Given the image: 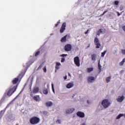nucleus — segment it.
Listing matches in <instances>:
<instances>
[{"label":"nucleus","instance_id":"nucleus-17","mask_svg":"<svg viewBox=\"0 0 125 125\" xmlns=\"http://www.w3.org/2000/svg\"><path fill=\"white\" fill-rule=\"evenodd\" d=\"M18 81H19V78H15L12 81L13 84H16V83H18Z\"/></svg>","mask_w":125,"mask_h":125},{"label":"nucleus","instance_id":"nucleus-12","mask_svg":"<svg viewBox=\"0 0 125 125\" xmlns=\"http://www.w3.org/2000/svg\"><path fill=\"white\" fill-rule=\"evenodd\" d=\"M61 42H67V35L64 36L61 39Z\"/></svg>","mask_w":125,"mask_h":125},{"label":"nucleus","instance_id":"nucleus-50","mask_svg":"<svg viewBox=\"0 0 125 125\" xmlns=\"http://www.w3.org/2000/svg\"><path fill=\"white\" fill-rule=\"evenodd\" d=\"M19 124H17L16 125H18Z\"/></svg>","mask_w":125,"mask_h":125},{"label":"nucleus","instance_id":"nucleus-38","mask_svg":"<svg viewBox=\"0 0 125 125\" xmlns=\"http://www.w3.org/2000/svg\"><path fill=\"white\" fill-rule=\"evenodd\" d=\"M64 61H65V59L64 58H62L61 62H64Z\"/></svg>","mask_w":125,"mask_h":125},{"label":"nucleus","instance_id":"nucleus-36","mask_svg":"<svg viewBox=\"0 0 125 125\" xmlns=\"http://www.w3.org/2000/svg\"><path fill=\"white\" fill-rule=\"evenodd\" d=\"M52 89L53 92L54 93V88L53 87V84H52Z\"/></svg>","mask_w":125,"mask_h":125},{"label":"nucleus","instance_id":"nucleus-15","mask_svg":"<svg viewBox=\"0 0 125 125\" xmlns=\"http://www.w3.org/2000/svg\"><path fill=\"white\" fill-rule=\"evenodd\" d=\"M39 90H40V88L38 87H35L33 89L32 92L33 93H38V92H39Z\"/></svg>","mask_w":125,"mask_h":125},{"label":"nucleus","instance_id":"nucleus-33","mask_svg":"<svg viewBox=\"0 0 125 125\" xmlns=\"http://www.w3.org/2000/svg\"><path fill=\"white\" fill-rule=\"evenodd\" d=\"M43 72H44V73H46V67H44L43 68Z\"/></svg>","mask_w":125,"mask_h":125},{"label":"nucleus","instance_id":"nucleus-47","mask_svg":"<svg viewBox=\"0 0 125 125\" xmlns=\"http://www.w3.org/2000/svg\"><path fill=\"white\" fill-rule=\"evenodd\" d=\"M67 56V55H64V54H62V56Z\"/></svg>","mask_w":125,"mask_h":125},{"label":"nucleus","instance_id":"nucleus-46","mask_svg":"<svg viewBox=\"0 0 125 125\" xmlns=\"http://www.w3.org/2000/svg\"><path fill=\"white\" fill-rule=\"evenodd\" d=\"M122 61L125 62V58L123 59Z\"/></svg>","mask_w":125,"mask_h":125},{"label":"nucleus","instance_id":"nucleus-8","mask_svg":"<svg viewBox=\"0 0 125 125\" xmlns=\"http://www.w3.org/2000/svg\"><path fill=\"white\" fill-rule=\"evenodd\" d=\"M76 115L78 116V117H80V118H84L85 117L84 113L82 111L77 112Z\"/></svg>","mask_w":125,"mask_h":125},{"label":"nucleus","instance_id":"nucleus-26","mask_svg":"<svg viewBox=\"0 0 125 125\" xmlns=\"http://www.w3.org/2000/svg\"><path fill=\"white\" fill-rule=\"evenodd\" d=\"M1 114H4V110H1L0 111V119H1V117H2Z\"/></svg>","mask_w":125,"mask_h":125},{"label":"nucleus","instance_id":"nucleus-16","mask_svg":"<svg viewBox=\"0 0 125 125\" xmlns=\"http://www.w3.org/2000/svg\"><path fill=\"white\" fill-rule=\"evenodd\" d=\"M45 105L46 107H51V106L53 105V104L52 103V102H46Z\"/></svg>","mask_w":125,"mask_h":125},{"label":"nucleus","instance_id":"nucleus-24","mask_svg":"<svg viewBox=\"0 0 125 125\" xmlns=\"http://www.w3.org/2000/svg\"><path fill=\"white\" fill-rule=\"evenodd\" d=\"M124 116V114H119L116 118L117 120H119V119H121V118H122V117H123Z\"/></svg>","mask_w":125,"mask_h":125},{"label":"nucleus","instance_id":"nucleus-45","mask_svg":"<svg viewBox=\"0 0 125 125\" xmlns=\"http://www.w3.org/2000/svg\"><path fill=\"white\" fill-rule=\"evenodd\" d=\"M68 75L69 77H71V74H70V73H68Z\"/></svg>","mask_w":125,"mask_h":125},{"label":"nucleus","instance_id":"nucleus-23","mask_svg":"<svg viewBox=\"0 0 125 125\" xmlns=\"http://www.w3.org/2000/svg\"><path fill=\"white\" fill-rule=\"evenodd\" d=\"M43 93L44 94H48V91L47 90V89H46V88H45V89H44L43 90Z\"/></svg>","mask_w":125,"mask_h":125},{"label":"nucleus","instance_id":"nucleus-5","mask_svg":"<svg viewBox=\"0 0 125 125\" xmlns=\"http://www.w3.org/2000/svg\"><path fill=\"white\" fill-rule=\"evenodd\" d=\"M94 43L96 46V48H100V47L101 46V44L99 42V40L97 38H94Z\"/></svg>","mask_w":125,"mask_h":125},{"label":"nucleus","instance_id":"nucleus-29","mask_svg":"<svg viewBox=\"0 0 125 125\" xmlns=\"http://www.w3.org/2000/svg\"><path fill=\"white\" fill-rule=\"evenodd\" d=\"M125 64V62L122 61L121 62H120V66H123Z\"/></svg>","mask_w":125,"mask_h":125},{"label":"nucleus","instance_id":"nucleus-20","mask_svg":"<svg viewBox=\"0 0 125 125\" xmlns=\"http://www.w3.org/2000/svg\"><path fill=\"white\" fill-rule=\"evenodd\" d=\"M98 66L99 68V69L100 70V71H101V70H102V69L101 68L102 67V66H101V64H100V60L99 61L98 63Z\"/></svg>","mask_w":125,"mask_h":125},{"label":"nucleus","instance_id":"nucleus-14","mask_svg":"<svg viewBox=\"0 0 125 125\" xmlns=\"http://www.w3.org/2000/svg\"><path fill=\"white\" fill-rule=\"evenodd\" d=\"M74 86V83H69L66 85V88H71V87H73Z\"/></svg>","mask_w":125,"mask_h":125},{"label":"nucleus","instance_id":"nucleus-48","mask_svg":"<svg viewBox=\"0 0 125 125\" xmlns=\"http://www.w3.org/2000/svg\"><path fill=\"white\" fill-rule=\"evenodd\" d=\"M120 15H121V14H120V13H118V16H120Z\"/></svg>","mask_w":125,"mask_h":125},{"label":"nucleus","instance_id":"nucleus-4","mask_svg":"<svg viewBox=\"0 0 125 125\" xmlns=\"http://www.w3.org/2000/svg\"><path fill=\"white\" fill-rule=\"evenodd\" d=\"M74 61L75 65L77 67H80L81 66V63L80 62V58L78 56H76L74 58Z\"/></svg>","mask_w":125,"mask_h":125},{"label":"nucleus","instance_id":"nucleus-40","mask_svg":"<svg viewBox=\"0 0 125 125\" xmlns=\"http://www.w3.org/2000/svg\"><path fill=\"white\" fill-rule=\"evenodd\" d=\"M107 12H108V10H106V11L104 12L103 14H105V13H107Z\"/></svg>","mask_w":125,"mask_h":125},{"label":"nucleus","instance_id":"nucleus-7","mask_svg":"<svg viewBox=\"0 0 125 125\" xmlns=\"http://www.w3.org/2000/svg\"><path fill=\"white\" fill-rule=\"evenodd\" d=\"M66 30V22H63L61 27L60 29V33L62 34V33H64V31Z\"/></svg>","mask_w":125,"mask_h":125},{"label":"nucleus","instance_id":"nucleus-28","mask_svg":"<svg viewBox=\"0 0 125 125\" xmlns=\"http://www.w3.org/2000/svg\"><path fill=\"white\" fill-rule=\"evenodd\" d=\"M59 69H60V67L59 66L56 65V66H55V73H56L57 70H59Z\"/></svg>","mask_w":125,"mask_h":125},{"label":"nucleus","instance_id":"nucleus-11","mask_svg":"<svg viewBox=\"0 0 125 125\" xmlns=\"http://www.w3.org/2000/svg\"><path fill=\"white\" fill-rule=\"evenodd\" d=\"M124 99H125V97L124 96H122L121 97H118V98L117 99V100L118 102H123Z\"/></svg>","mask_w":125,"mask_h":125},{"label":"nucleus","instance_id":"nucleus-18","mask_svg":"<svg viewBox=\"0 0 125 125\" xmlns=\"http://www.w3.org/2000/svg\"><path fill=\"white\" fill-rule=\"evenodd\" d=\"M33 99L36 101V102H39L40 99V95H36L33 97Z\"/></svg>","mask_w":125,"mask_h":125},{"label":"nucleus","instance_id":"nucleus-43","mask_svg":"<svg viewBox=\"0 0 125 125\" xmlns=\"http://www.w3.org/2000/svg\"><path fill=\"white\" fill-rule=\"evenodd\" d=\"M87 104H89V103H90V102H89V101L87 100Z\"/></svg>","mask_w":125,"mask_h":125},{"label":"nucleus","instance_id":"nucleus-3","mask_svg":"<svg viewBox=\"0 0 125 125\" xmlns=\"http://www.w3.org/2000/svg\"><path fill=\"white\" fill-rule=\"evenodd\" d=\"M102 105H103L104 108H108L110 105H111V103L109 101L108 99H104L103 100L102 102Z\"/></svg>","mask_w":125,"mask_h":125},{"label":"nucleus","instance_id":"nucleus-10","mask_svg":"<svg viewBox=\"0 0 125 125\" xmlns=\"http://www.w3.org/2000/svg\"><path fill=\"white\" fill-rule=\"evenodd\" d=\"M91 58L92 61H95V60H96V58H97V55H96V54H92L91 55Z\"/></svg>","mask_w":125,"mask_h":125},{"label":"nucleus","instance_id":"nucleus-2","mask_svg":"<svg viewBox=\"0 0 125 125\" xmlns=\"http://www.w3.org/2000/svg\"><path fill=\"white\" fill-rule=\"evenodd\" d=\"M40 118L37 116H34L30 119L29 122L31 125H37L40 123Z\"/></svg>","mask_w":125,"mask_h":125},{"label":"nucleus","instance_id":"nucleus-9","mask_svg":"<svg viewBox=\"0 0 125 125\" xmlns=\"http://www.w3.org/2000/svg\"><path fill=\"white\" fill-rule=\"evenodd\" d=\"M88 83H93V81H95V78L92 76H89L87 78Z\"/></svg>","mask_w":125,"mask_h":125},{"label":"nucleus","instance_id":"nucleus-31","mask_svg":"<svg viewBox=\"0 0 125 125\" xmlns=\"http://www.w3.org/2000/svg\"><path fill=\"white\" fill-rule=\"evenodd\" d=\"M121 51H122V54H124V55L125 54V49H122V50H121Z\"/></svg>","mask_w":125,"mask_h":125},{"label":"nucleus","instance_id":"nucleus-19","mask_svg":"<svg viewBox=\"0 0 125 125\" xmlns=\"http://www.w3.org/2000/svg\"><path fill=\"white\" fill-rule=\"evenodd\" d=\"M99 31L101 34H105L106 33V30L103 29H100Z\"/></svg>","mask_w":125,"mask_h":125},{"label":"nucleus","instance_id":"nucleus-35","mask_svg":"<svg viewBox=\"0 0 125 125\" xmlns=\"http://www.w3.org/2000/svg\"><path fill=\"white\" fill-rule=\"evenodd\" d=\"M57 123H58V124H61V120L59 119L57 120Z\"/></svg>","mask_w":125,"mask_h":125},{"label":"nucleus","instance_id":"nucleus-22","mask_svg":"<svg viewBox=\"0 0 125 125\" xmlns=\"http://www.w3.org/2000/svg\"><path fill=\"white\" fill-rule=\"evenodd\" d=\"M105 81L106 82V83H110V81H111V77L110 76H109L108 77H107L106 79H105Z\"/></svg>","mask_w":125,"mask_h":125},{"label":"nucleus","instance_id":"nucleus-1","mask_svg":"<svg viewBox=\"0 0 125 125\" xmlns=\"http://www.w3.org/2000/svg\"><path fill=\"white\" fill-rule=\"evenodd\" d=\"M18 87V84H17L15 86L12 85L11 88H9L7 92V95H8V96H11L12 94H13L14 92L16 91V89H17Z\"/></svg>","mask_w":125,"mask_h":125},{"label":"nucleus","instance_id":"nucleus-39","mask_svg":"<svg viewBox=\"0 0 125 125\" xmlns=\"http://www.w3.org/2000/svg\"><path fill=\"white\" fill-rule=\"evenodd\" d=\"M89 30H87L86 32H85L84 34H85V35L87 34L88 33V32H89Z\"/></svg>","mask_w":125,"mask_h":125},{"label":"nucleus","instance_id":"nucleus-41","mask_svg":"<svg viewBox=\"0 0 125 125\" xmlns=\"http://www.w3.org/2000/svg\"><path fill=\"white\" fill-rule=\"evenodd\" d=\"M57 24L58 25H59V24H60V20L58 21L57 22Z\"/></svg>","mask_w":125,"mask_h":125},{"label":"nucleus","instance_id":"nucleus-49","mask_svg":"<svg viewBox=\"0 0 125 125\" xmlns=\"http://www.w3.org/2000/svg\"><path fill=\"white\" fill-rule=\"evenodd\" d=\"M103 15H104V14L103 13V14L101 15V16H103Z\"/></svg>","mask_w":125,"mask_h":125},{"label":"nucleus","instance_id":"nucleus-37","mask_svg":"<svg viewBox=\"0 0 125 125\" xmlns=\"http://www.w3.org/2000/svg\"><path fill=\"white\" fill-rule=\"evenodd\" d=\"M100 32H99V30L97 32V36H100Z\"/></svg>","mask_w":125,"mask_h":125},{"label":"nucleus","instance_id":"nucleus-27","mask_svg":"<svg viewBox=\"0 0 125 125\" xmlns=\"http://www.w3.org/2000/svg\"><path fill=\"white\" fill-rule=\"evenodd\" d=\"M106 52L107 51H104V52H102L101 55L102 57H104V56L105 55V54H106Z\"/></svg>","mask_w":125,"mask_h":125},{"label":"nucleus","instance_id":"nucleus-44","mask_svg":"<svg viewBox=\"0 0 125 125\" xmlns=\"http://www.w3.org/2000/svg\"><path fill=\"white\" fill-rule=\"evenodd\" d=\"M55 27H57V26H58V23L55 24Z\"/></svg>","mask_w":125,"mask_h":125},{"label":"nucleus","instance_id":"nucleus-6","mask_svg":"<svg viewBox=\"0 0 125 125\" xmlns=\"http://www.w3.org/2000/svg\"><path fill=\"white\" fill-rule=\"evenodd\" d=\"M65 51H71L72 50V45L70 44H67L64 46Z\"/></svg>","mask_w":125,"mask_h":125},{"label":"nucleus","instance_id":"nucleus-25","mask_svg":"<svg viewBox=\"0 0 125 125\" xmlns=\"http://www.w3.org/2000/svg\"><path fill=\"white\" fill-rule=\"evenodd\" d=\"M41 53V51H38L35 53V56L37 57V56H38V55H40Z\"/></svg>","mask_w":125,"mask_h":125},{"label":"nucleus","instance_id":"nucleus-21","mask_svg":"<svg viewBox=\"0 0 125 125\" xmlns=\"http://www.w3.org/2000/svg\"><path fill=\"white\" fill-rule=\"evenodd\" d=\"M92 71H93V68L92 67L88 68L87 69V73H90V72H92Z\"/></svg>","mask_w":125,"mask_h":125},{"label":"nucleus","instance_id":"nucleus-30","mask_svg":"<svg viewBox=\"0 0 125 125\" xmlns=\"http://www.w3.org/2000/svg\"><path fill=\"white\" fill-rule=\"evenodd\" d=\"M114 3L115 5H118V4H119V1H115Z\"/></svg>","mask_w":125,"mask_h":125},{"label":"nucleus","instance_id":"nucleus-32","mask_svg":"<svg viewBox=\"0 0 125 125\" xmlns=\"http://www.w3.org/2000/svg\"><path fill=\"white\" fill-rule=\"evenodd\" d=\"M42 65L41 64L38 68V70H40V69H42Z\"/></svg>","mask_w":125,"mask_h":125},{"label":"nucleus","instance_id":"nucleus-34","mask_svg":"<svg viewBox=\"0 0 125 125\" xmlns=\"http://www.w3.org/2000/svg\"><path fill=\"white\" fill-rule=\"evenodd\" d=\"M56 66H61V63H60V62H57Z\"/></svg>","mask_w":125,"mask_h":125},{"label":"nucleus","instance_id":"nucleus-13","mask_svg":"<svg viewBox=\"0 0 125 125\" xmlns=\"http://www.w3.org/2000/svg\"><path fill=\"white\" fill-rule=\"evenodd\" d=\"M74 111H75V108H71L66 110V113L67 114H71V113H73V112H74Z\"/></svg>","mask_w":125,"mask_h":125},{"label":"nucleus","instance_id":"nucleus-42","mask_svg":"<svg viewBox=\"0 0 125 125\" xmlns=\"http://www.w3.org/2000/svg\"><path fill=\"white\" fill-rule=\"evenodd\" d=\"M64 80H67V75H66L65 77H64Z\"/></svg>","mask_w":125,"mask_h":125}]
</instances>
